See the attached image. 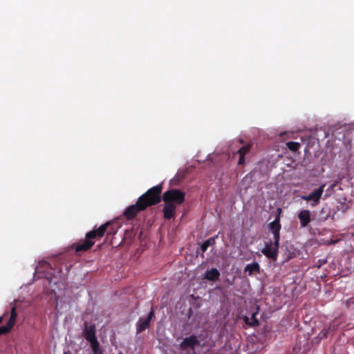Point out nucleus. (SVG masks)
Segmentation results:
<instances>
[{"instance_id":"f257e3e1","label":"nucleus","mask_w":354,"mask_h":354,"mask_svg":"<svg viewBox=\"0 0 354 354\" xmlns=\"http://www.w3.org/2000/svg\"><path fill=\"white\" fill-rule=\"evenodd\" d=\"M113 224L112 222L108 221L98 228L89 231L86 234L84 240L73 243L71 248L77 253L88 251L93 247L96 240L101 239L106 233L107 235L116 233L117 230L113 227Z\"/></svg>"},{"instance_id":"f03ea898","label":"nucleus","mask_w":354,"mask_h":354,"mask_svg":"<svg viewBox=\"0 0 354 354\" xmlns=\"http://www.w3.org/2000/svg\"><path fill=\"white\" fill-rule=\"evenodd\" d=\"M162 189V183H160L149 189L141 195L138 198L143 205L142 208L147 209L148 207L158 204L162 198L161 196Z\"/></svg>"},{"instance_id":"7ed1b4c3","label":"nucleus","mask_w":354,"mask_h":354,"mask_svg":"<svg viewBox=\"0 0 354 354\" xmlns=\"http://www.w3.org/2000/svg\"><path fill=\"white\" fill-rule=\"evenodd\" d=\"M185 200V193L180 189H171L162 194V201L165 203H173L176 206L183 204Z\"/></svg>"},{"instance_id":"20e7f679","label":"nucleus","mask_w":354,"mask_h":354,"mask_svg":"<svg viewBox=\"0 0 354 354\" xmlns=\"http://www.w3.org/2000/svg\"><path fill=\"white\" fill-rule=\"evenodd\" d=\"M324 187L325 184H322L319 188L315 189L309 195L302 196L301 198L306 201H313V203L311 204L312 206L317 205L320 201Z\"/></svg>"},{"instance_id":"39448f33","label":"nucleus","mask_w":354,"mask_h":354,"mask_svg":"<svg viewBox=\"0 0 354 354\" xmlns=\"http://www.w3.org/2000/svg\"><path fill=\"white\" fill-rule=\"evenodd\" d=\"M142 203L138 198L136 204L129 206L124 212V216L128 219L131 220L134 218L138 213L141 211H144L146 209H142Z\"/></svg>"},{"instance_id":"423d86ee","label":"nucleus","mask_w":354,"mask_h":354,"mask_svg":"<svg viewBox=\"0 0 354 354\" xmlns=\"http://www.w3.org/2000/svg\"><path fill=\"white\" fill-rule=\"evenodd\" d=\"M17 316V313L16 311V308L14 306L11 308L10 316L6 326L0 327V335H6L11 330L16 322Z\"/></svg>"},{"instance_id":"0eeeda50","label":"nucleus","mask_w":354,"mask_h":354,"mask_svg":"<svg viewBox=\"0 0 354 354\" xmlns=\"http://www.w3.org/2000/svg\"><path fill=\"white\" fill-rule=\"evenodd\" d=\"M279 248H276L270 241L266 243L265 247L261 250V252L268 258L276 261L278 257Z\"/></svg>"},{"instance_id":"6e6552de","label":"nucleus","mask_w":354,"mask_h":354,"mask_svg":"<svg viewBox=\"0 0 354 354\" xmlns=\"http://www.w3.org/2000/svg\"><path fill=\"white\" fill-rule=\"evenodd\" d=\"M84 337L91 345L99 342L95 336V327L93 325H85Z\"/></svg>"},{"instance_id":"1a4fd4ad","label":"nucleus","mask_w":354,"mask_h":354,"mask_svg":"<svg viewBox=\"0 0 354 354\" xmlns=\"http://www.w3.org/2000/svg\"><path fill=\"white\" fill-rule=\"evenodd\" d=\"M199 340L195 335H190L185 337L180 344V347L183 350L188 348L194 349V348L199 345Z\"/></svg>"},{"instance_id":"9d476101","label":"nucleus","mask_w":354,"mask_h":354,"mask_svg":"<svg viewBox=\"0 0 354 354\" xmlns=\"http://www.w3.org/2000/svg\"><path fill=\"white\" fill-rule=\"evenodd\" d=\"M154 317L153 310H151L146 318H140L137 324V333L145 330L149 325L151 319Z\"/></svg>"},{"instance_id":"9b49d317","label":"nucleus","mask_w":354,"mask_h":354,"mask_svg":"<svg viewBox=\"0 0 354 354\" xmlns=\"http://www.w3.org/2000/svg\"><path fill=\"white\" fill-rule=\"evenodd\" d=\"M176 206L173 203H165L162 208L164 218L170 220L176 214Z\"/></svg>"},{"instance_id":"f8f14e48","label":"nucleus","mask_w":354,"mask_h":354,"mask_svg":"<svg viewBox=\"0 0 354 354\" xmlns=\"http://www.w3.org/2000/svg\"><path fill=\"white\" fill-rule=\"evenodd\" d=\"M298 218L301 227H306L311 221L310 212L308 209H303L298 214Z\"/></svg>"},{"instance_id":"ddd939ff","label":"nucleus","mask_w":354,"mask_h":354,"mask_svg":"<svg viewBox=\"0 0 354 354\" xmlns=\"http://www.w3.org/2000/svg\"><path fill=\"white\" fill-rule=\"evenodd\" d=\"M252 148V144H247L241 147L236 152L239 156L238 165H243L245 164V156L250 152Z\"/></svg>"},{"instance_id":"4468645a","label":"nucleus","mask_w":354,"mask_h":354,"mask_svg":"<svg viewBox=\"0 0 354 354\" xmlns=\"http://www.w3.org/2000/svg\"><path fill=\"white\" fill-rule=\"evenodd\" d=\"M278 214L276 215L274 220L269 224V229L273 233V232L280 231L281 225L280 223V215L281 212V208H277Z\"/></svg>"},{"instance_id":"2eb2a0df","label":"nucleus","mask_w":354,"mask_h":354,"mask_svg":"<svg viewBox=\"0 0 354 354\" xmlns=\"http://www.w3.org/2000/svg\"><path fill=\"white\" fill-rule=\"evenodd\" d=\"M219 277L220 272L216 268H212L210 270H207L205 274V279L211 281H215L218 280Z\"/></svg>"},{"instance_id":"dca6fc26","label":"nucleus","mask_w":354,"mask_h":354,"mask_svg":"<svg viewBox=\"0 0 354 354\" xmlns=\"http://www.w3.org/2000/svg\"><path fill=\"white\" fill-rule=\"evenodd\" d=\"M245 272H248L249 275H252L254 272H259L260 266L257 262L248 264L244 269Z\"/></svg>"},{"instance_id":"f3484780","label":"nucleus","mask_w":354,"mask_h":354,"mask_svg":"<svg viewBox=\"0 0 354 354\" xmlns=\"http://www.w3.org/2000/svg\"><path fill=\"white\" fill-rule=\"evenodd\" d=\"M215 244V238L212 237L209 239L205 240L201 245V250L202 252H205L210 245Z\"/></svg>"},{"instance_id":"a211bd4d","label":"nucleus","mask_w":354,"mask_h":354,"mask_svg":"<svg viewBox=\"0 0 354 354\" xmlns=\"http://www.w3.org/2000/svg\"><path fill=\"white\" fill-rule=\"evenodd\" d=\"M244 322H245V324L253 326H257L259 324L258 319L256 318L255 314H253L251 318H249L248 317L245 316L244 317Z\"/></svg>"},{"instance_id":"6ab92c4d","label":"nucleus","mask_w":354,"mask_h":354,"mask_svg":"<svg viewBox=\"0 0 354 354\" xmlns=\"http://www.w3.org/2000/svg\"><path fill=\"white\" fill-rule=\"evenodd\" d=\"M288 149L291 151L295 152L300 148V144L297 142L290 141L286 143Z\"/></svg>"},{"instance_id":"aec40b11","label":"nucleus","mask_w":354,"mask_h":354,"mask_svg":"<svg viewBox=\"0 0 354 354\" xmlns=\"http://www.w3.org/2000/svg\"><path fill=\"white\" fill-rule=\"evenodd\" d=\"M274 244L276 248H279L280 231L273 232Z\"/></svg>"},{"instance_id":"412c9836","label":"nucleus","mask_w":354,"mask_h":354,"mask_svg":"<svg viewBox=\"0 0 354 354\" xmlns=\"http://www.w3.org/2000/svg\"><path fill=\"white\" fill-rule=\"evenodd\" d=\"M93 354H103L102 350L100 347V343H95L91 345Z\"/></svg>"},{"instance_id":"4be33fe9","label":"nucleus","mask_w":354,"mask_h":354,"mask_svg":"<svg viewBox=\"0 0 354 354\" xmlns=\"http://www.w3.org/2000/svg\"><path fill=\"white\" fill-rule=\"evenodd\" d=\"M330 330V326H329L328 328H324L319 334V336L321 339L326 338L329 333V330Z\"/></svg>"},{"instance_id":"5701e85b","label":"nucleus","mask_w":354,"mask_h":354,"mask_svg":"<svg viewBox=\"0 0 354 354\" xmlns=\"http://www.w3.org/2000/svg\"><path fill=\"white\" fill-rule=\"evenodd\" d=\"M346 306L350 307L351 305H354V297H351L346 301Z\"/></svg>"},{"instance_id":"b1692460","label":"nucleus","mask_w":354,"mask_h":354,"mask_svg":"<svg viewBox=\"0 0 354 354\" xmlns=\"http://www.w3.org/2000/svg\"><path fill=\"white\" fill-rule=\"evenodd\" d=\"M239 141L241 143H242V144L243 143V140L242 139H241Z\"/></svg>"},{"instance_id":"393cba45","label":"nucleus","mask_w":354,"mask_h":354,"mask_svg":"<svg viewBox=\"0 0 354 354\" xmlns=\"http://www.w3.org/2000/svg\"><path fill=\"white\" fill-rule=\"evenodd\" d=\"M2 319H3V317H0V323L1 322Z\"/></svg>"},{"instance_id":"a878e982","label":"nucleus","mask_w":354,"mask_h":354,"mask_svg":"<svg viewBox=\"0 0 354 354\" xmlns=\"http://www.w3.org/2000/svg\"><path fill=\"white\" fill-rule=\"evenodd\" d=\"M352 236H354V232L352 234Z\"/></svg>"},{"instance_id":"bb28decb","label":"nucleus","mask_w":354,"mask_h":354,"mask_svg":"<svg viewBox=\"0 0 354 354\" xmlns=\"http://www.w3.org/2000/svg\"><path fill=\"white\" fill-rule=\"evenodd\" d=\"M63 354H67L66 353H64Z\"/></svg>"},{"instance_id":"cd10ccee","label":"nucleus","mask_w":354,"mask_h":354,"mask_svg":"<svg viewBox=\"0 0 354 354\" xmlns=\"http://www.w3.org/2000/svg\"><path fill=\"white\" fill-rule=\"evenodd\" d=\"M119 354H122V353H120Z\"/></svg>"}]
</instances>
